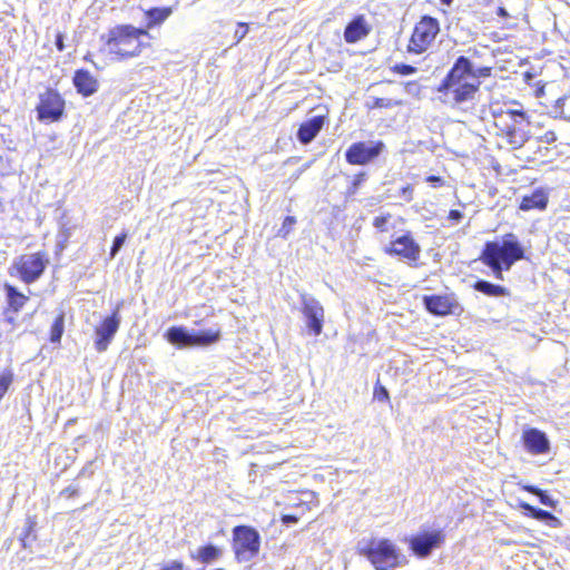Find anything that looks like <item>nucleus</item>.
I'll list each match as a JSON object with an SVG mask.
<instances>
[{
    "label": "nucleus",
    "mask_w": 570,
    "mask_h": 570,
    "mask_svg": "<svg viewBox=\"0 0 570 570\" xmlns=\"http://www.w3.org/2000/svg\"><path fill=\"white\" fill-rule=\"evenodd\" d=\"M524 257V249L518 237L509 233L502 242H487L480 259L489 266L497 279H503V271H509L515 262Z\"/></svg>",
    "instance_id": "f03ea898"
},
{
    "label": "nucleus",
    "mask_w": 570,
    "mask_h": 570,
    "mask_svg": "<svg viewBox=\"0 0 570 570\" xmlns=\"http://www.w3.org/2000/svg\"><path fill=\"white\" fill-rule=\"evenodd\" d=\"M63 328H65V316H63V314H60L57 316V318L55 320V322L51 326V332H50L51 343H60L61 336L63 334Z\"/></svg>",
    "instance_id": "bb28decb"
},
{
    "label": "nucleus",
    "mask_w": 570,
    "mask_h": 570,
    "mask_svg": "<svg viewBox=\"0 0 570 570\" xmlns=\"http://www.w3.org/2000/svg\"><path fill=\"white\" fill-rule=\"evenodd\" d=\"M520 508L523 510L524 514L530 515V517H532L534 514V510L537 509L527 502H521Z\"/></svg>",
    "instance_id": "4c0bfd02"
},
{
    "label": "nucleus",
    "mask_w": 570,
    "mask_h": 570,
    "mask_svg": "<svg viewBox=\"0 0 570 570\" xmlns=\"http://www.w3.org/2000/svg\"><path fill=\"white\" fill-rule=\"evenodd\" d=\"M324 126V117L315 116L309 120L303 122L297 131V139L304 144H309L321 131Z\"/></svg>",
    "instance_id": "a211bd4d"
},
{
    "label": "nucleus",
    "mask_w": 570,
    "mask_h": 570,
    "mask_svg": "<svg viewBox=\"0 0 570 570\" xmlns=\"http://www.w3.org/2000/svg\"><path fill=\"white\" fill-rule=\"evenodd\" d=\"M382 141H360L352 144L345 153L347 163L352 165H366L376 158L384 149Z\"/></svg>",
    "instance_id": "9b49d317"
},
{
    "label": "nucleus",
    "mask_w": 570,
    "mask_h": 570,
    "mask_svg": "<svg viewBox=\"0 0 570 570\" xmlns=\"http://www.w3.org/2000/svg\"><path fill=\"white\" fill-rule=\"evenodd\" d=\"M223 556V550L214 544H206L199 547L196 551L190 552V558L200 563L209 564L219 560Z\"/></svg>",
    "instance_id": "6ab92c4d"
},
{
    "label": "nucleus",
    "mask_w": 570,
    "mask_h": 570,
    "mask_svg": "<svg viewBox=\"0 0 570 570\" xmlns=\"http://www.w3.org/2000/svg\"><path fill=\"white\" fill-rule=\"evenodd\" d=\"M474 78L469 72L468 58L460 56L436 87L438 99L451 107H458L463 102L473 100L478 91V83Z\"/></svg>",
    "instance_id": "f257e3e1"
},
{
    "label": "nucleus",
    "mask_w": 570,
    "mask_h": 570,
    "mask_svg": "<svg viewBox=\"0 0 570 570\" xmlns=\"http://www.w3.org/2000/svg\"><path fill=\"white\" fill-rule=\"evenodd\" d=\"M374 397L380 401V402H384V401H387L389 400V392L387 390L380 385V386H376L375 390H374Z\"/></svg>",
    "instance_id": "e433bc0d"
},
{
    "label": "nucleus",
    "mask_w": 570,
    "mask_h": 570,
    "mask_svg": "<svg viewBox=\"0 0 570 570\" xmlns=\"http://www.w3.org/2000/svg\"><path fill=\"white\" fill-rule=\"evenodd\" d=\"M360 38H352V37H348V38H345V40L347 42H355L356 40H358Z\"/></svg>",
    "instance_id": "603ef678"
},
{
    "label": "nucleus",
    "mask_w": 570,
    "mask_h": 570,
    "mask_svg": "<svg viewBox=\"0 0 570 570\" xmlns=\"http://www.w3.org/2000/svg\"><path fill=\"white\" fill-rule=\"evenodd\" d=\"M283 521L285 523H295L297 522V518L295 515H284Z\"/></svg>",
    "instance_id": "49530a36"
},
{
    "label": "nucleus",
    "mask_w": 570,
    "mask_h": 570,
    "mask_svg": "<svg viewBox=\"0 0 570 570\" xmlns=\"http://www.w3.org/2000/svg\"><path fill=\"white\" fill-rule=\"evenodd\" d=\"M136 36H147V32L145 30L138 29L136 30Z\"/></svg>",
    "instance_id": "8fccbe9b"
},
{
    "label": "nucleus",
    "mask_w": 570,
    "mask_h": 570,
    "mask_svg": "<svg viewBox=\"0 0 570 570\" xmlns=\"http://www.w3.org/2000/svg\"><path fill=\"white\" fill-rule=\"evenodd\" d=\"M13 382V373L8 371L0 375V401L9 390L10 385Z\"/></svg>",
    "instance_id": "7c9ffc66"
},
{
    "label": "nucleus",
    "mask_w": 570,
    "mask_h": 570,
    "mask_svg": "<svg viewBox=\"0 0 570 570\" xmlns=\"http://www.w3.org/2000/svg\"><path fill=\"white\" fill-rule=\"evenodd\" d=\"M503 121L502 131L504 132L508 142L513 148L522 147L528 140L527 128L529 121L527 115L522 110H508L502 117Z\"/></svg>",
    "instance_id": "0eeeda50"
},
{
    "label": "nucleus",
    "mask_w": 570,
    "mask_h": 570,
    "mask_svg": "<svg viewBox=\"0 0 570 570\" xmlns=\"http://www.w3.org/2000/svg\"><path fill=\"white\" fill-rule=\"evenodd\" d=\"M4 291L7 294L9 308L13 313L20 312L21 308L24 306L26 302L28 301V297L24 294L20 293L14 286L10 284L4 285Z\"/></svg>",
    "instance_id": "5701e85b"
},
{
    "label": "nucleus",
    "mask_w": 570,
    "mask_h": 570,
    "mask_svg": "<svg viewBox=\"0 0 570 570\" xmlns=\"http://www.w3.org/2000/svg\"><path fill=\"white\" fill-rule=\"evenodd\" d=\"M365 180V174L362 173V174H358L357 176H355L354 178V181H353V187L354 188H357L363 181Z\"/></svg>",
    "instance_id": "37998d69"
},
{
    "label": "nucleus",
    "mask_w": 570,
    "mask_h": 570,
    "mask_svg": "<svg viewBox=\"0 0 570 570\" xmlns=\"http://www.w3.org/2000/svg\"><path fill=\"white\" fill-rule=\"evenodd\" d=\"M121 306L122 303H118L112 314L106 317L101 324L96 327L95 348L97 352L101 353L107 351L109 344L116 335L121 322L119 314Z\"/></svg>",
    "instance_id": "9d476101"
},
{
    "label": "nucleus",
    "mask_w": 570,
    "mask_h": 570,
    "mask_svg": "<svg viewBox=\"0 0 570 570\" xmlns=\"http://www.w3.org/2000/svg\"><path fill=\"white\" fill-rule=\"evenodd\" d=\"M386 253L401 256L409 262H416L420 257L421 247L411 235H403L393 240L386 248Z\"/></svg>",
    "instance_id": "4468645a"
},
{
    "label": "nucleus",
    "mask_w": 570,
    "mask_h": 570,
    "mask_svg": "<svg viewBox=\"0 0 570 570\" xmlns=\"http://www.w3.org/2000/svg\"><path fill=\"white\" fill-rule=\"evenodd\" d=\"M72 82L79 94L89 97L97 92L99 88L98 80L88 70H77L72 78Z\"/></svg>",
    "instance_id": "f3484780"
},
{
    "label": "nucleus",
    "mask_w": 570,
    "mask_h": 570,
    "mask_svg": "<svg viewBox=\"0 0 570 570\" xmlns=\"http://www.w3.org/2000/svg\"><path fill=\"white\" fill-rule=\"evenodd\" d=\"M302 312L306 318V325L309 331L318 336L323 330L324 308L313 296L304 293L301 295Z\"/></svg>",
    "instance_id": "ddd939ff"
},
{
    "label": "nucleus",
    "mask_w": 570,
    "mask_h": 570,
    "mask_svg": "<svg viewBox=\"0 0 570 570\" xmlns=\"http://www.w3.org/2000/svg\"><path fill=\"white\" fill-rule=\"evenodd\" d=\"M8 321H9L10 323H13V322H14V317H13V316H9V317H8Z\"/></svg>",
    "instance_id": "5fc2aeb1"
},
{
    "label": "nucleus",
    "mask_w": 570,
    "mask_h": 570,
    "mask_svg": "<svg viewBox=\"0 0 570 570\" xmlns=\"http://www.w3.org/2000/svg\"><path fill=\"white\" fill-rule=\"evenodd\" d=\"M390 217V215L375 217L373 220V226L381 232L386 230V224L389 223Z\"/></svg>",
    "instance_id": "c9c22d12"
},
{
    "label": "nucleus",
    "mask_w": 570,
    "mask_h": 570,
    "mask_svg": "<svg viewBox=\"0 0 570 570\" xmlns=\"http://www.w3.org/2000/svg\"><path fill=\"white\" fill-rule=\"evenodd\" d=\"M391 70L403 76H409L416 72L415 67L406 63H395L391 67Z\"/></svg>",
    "instance_id": "72a5a7b5"
},
{
    "label": "nucleus",
    "mask_w": 570,
    "mask_h": 570,
    "mask_svg": "<svg viewBox=\"0 0 570 570\" xmlns=\"http://www.w3.org/2000/svg\"><path fill=\"white\" fill-rule=\"evenodd\" d=\"M372 30L364 14L355 16L345 27L344 36H367Z\"/></svg>",
    "instance_id": "412c9836"
},
{
    "label": "nucleus",
    "mask_w": 570,
    "mask_h": 570,
    "mask_svg": "<svg viewBox=\"0 0 570 570\" xmlns=\"http://www.w3.org/2000/svg\"><path fill=\"white\" fill-rule=\"evenodd\" d=\"M426 180H428L429 183H431L433 186H436L438 184H440V185L442 184V178H441V177H439V176H434V175L429 176V177L426 178Z\"/></svg>",
    "instance_id": "c03bdc74"
},
{
    "label": "nucleus",
    "mask_w": 570,
    "mask_h": 570,
    "mask_svg": "<svg viewBox=\"0 0 570 570\" xmlns=\"http://www.w3.org/2000/svg\"><path fill=\"white\" fill-rule=\"evenodd\" d=\"M548 205V195L543 189H537L531 195H525L522 197L520 209L521 210H531V209H546Z\"/></svg>",
    "instance_id": "aec40b11"
},
{
    "label": "nucleus",
    "mask_w": 570,
    "mask_h": 570,
    "mask_svg": "<svg viewBox=\"0 0 570 570\" xmlns=\"http://www.w3.org/2000/svg\"><path fill=\"white\" fill-rule=\"evenodd\" d=\"M295 223H296L295 217H293V216L285 217L283 225H282L281 229L278 230V236L286 238L287 235L291 233Z\"/></svg>",
    "instance_id": "f704fd0d"
},
{
    "label": "nucleus",
    "mask_w": 570,
    "mask_h": 570,
    "mask_svg": "<svg viewBox=\"0 0 570 570\" xmlns=\"http://www.w3.org/2000/svg\"><path fill=\"white\" fill-rule=\"evenodd\" d=\"M401 105L400 101L392 100L390 98H373L372 102H367V107L371 109L374 108H393L395 106Z\"/></svg>",
    "instance_id": "c756f323"
},
{
    "label": "nucleus",
    "mask_w": 570,
    "mask_h": 570,
    "mask_svg": "<svg viewBox=\"0 0 570 570\" xmlns=\"http://www.w3.org/2000/svg\"><path fill=\"white\" fill-rule=\"evenodd\" d=\"M261 535L257 530L247 525L233 529V549L239 562L253 560L259 552Z\"/></svg>",
    "instance_id": "39448f33"
},
{
    "label": "nucleus",
    "mask_w": 570,
    "mask_h": 570,
    "mask_svg": "<svg viewBox=\"0 0 570 570\" xmlns=\"http://www.w3.org/2000/svg\"><path fill=\"white\" fill-rule=\"evenodd\" d=\"M463 218V214L458 209H452L449 213V219L459 223Z\"/></svg>",
    "instance_id": "58836bf2"
},
{
    "label": "nucleus",
    "mask_w": 570,
    "mask_h": 570,
    "mask_svg": "<svg viewBox=\"0 0 570 570\" xmlns=\"http://www.w3.org/2000/svg\"><path fill=\"white\" fill-rule=\"evenodd\" d=\"M434 38H409L405 45L406 52L420 55L425 52Z\"/></svg>",
    "instance_id": "a878e982"
},
{
    "label": "nucleus",
    "mask_w": 570,
    "mask_h": 570,
    "mask_svg": "<svg viewBox=\"0 0 570 570\" xmlns=\"http://www.w3.org/2000/svg\"><path fill=\"white\" fill-rule=\"evenodd\" d=\"M48 263L45 254H23L14 258L11 269L22 282L31 284L41 277ZM11 274L13 275V273Z\"/></svg>",
    "instance_id": "423d86ee"
},
{
    "label": "nucleus",
    "mask_w": 570,
    "mask_h": 570,
    "mask_svg": "<svg viewBox=\"0 0 570 570\" xmlns=\"http://www.w3.org/2000/svg\"><path fill=\"white\" fill-rule=\"evenodd\" d=\"M524 77L527 81H530L532 79V76L528 72L524 75Z\"/></svg>",
    "instance_id": "864d4df0"
},
{
    "label": "nucleus",
    "mask_w": 570,
    "mask_h": 570,
    "mask_svg": "<svg viewBox=\"0 0 570 570\" xmlns=\"http://www.w3.org/2000/svg\"><path fill=\"white\" fill-rule=\"evenodd\" d=\"M440 31V24L436 18L423 16L416 23L412 36H436Z\"/></svg>",
    "instance_id": "4be33fe9"
},
{
    "label": "nucleus",
    "mask_w": 570,
    "mask_h": 570,
    "mask_svg": "<svg viewBox=\"0 0 570 570\" xmlns=\"http://www.w3.org/2000/svg\"><path fill=\"white\" fill-rule=\"evenodd\" d=\"M532 518L546 522L548 524L558 522V519L549 511L537 508Z\"/></svg>",
    "instance_id": "2f4dec72"
},
{
    "label": "nucleus",
    "mask_w": 570,
    "mask_h": 570,
    "mask_svg": "<svg viewBox=\"0 0 570 570\" xmlns=\"http://www.w3.org/2000/svg\"><path fill=\"white\" fill-rule=\"evenodd\" d=\"M65 100L61 95L51 88L39 95V102L36 107L37 118L42 122L59 121L65 114Z\"/></svg>",
    "instance_id": "6e6552de"
},
{
    "label": "nucleus",
    "mask_w": 570,
    "mask_h": 570,
    "mask_svg": "<svg viewBox=\"0 0 570 570\" xmlns=\"http://www.w3.org/2000/svg\"><path fill=\"white\" fill-rule=\"evenodd\" d=\"M358 553L365 557L375 570H393L406 563V558L389 539L372 538L357 544Z\"/></svg>",
    "instance_id": "7ed1b4c3"
},
{
    "label": "nucleus",
    "mask_w": 570,
    "mask_h": 570,
    "mask_svg": "<svg viewBox=\"0 0 570 570\" xmlns=\"http://www.w3.org/2000/svg\"><path fill=\"white\" fill-rule=\"evenodd\" d=\"M522 441L527 451L532 454H544L550 449L547 434L535 428L524 430Z\"/></svg>",
    "instance_id": "2eb2a0df"
},
{
    "label": "nucleus",
    "mask_w": 570,
    "mask_h": 570,
    "mask_svg": "<svg viewBox=\"0 0 570 570\" xmlns=\"http://www.w3.org/2000/svg\"><path fill=\"white\" fill-rule=\"evenodd\" d=\"M557 140V135L553 131H547L543 135V141L547 144H552Z\"/></svg>",
    "instance_id": "a19ab883"
},
{
    "label": "nucleus",
    "mask_w": 570,
    "mask_h": 570,
    "mask_svg": "<svg viewBox=\"0 0 570 570\" xmlns=\"http://www.w3.org/2000/svg\"><path fill=\"white\" fill-rule=\"evenodd\" d=\"M525 490L532 494L538 495L540 503H542L543 505L554 508L556 502L547 492H544L533 485L525 487Z\"/></svg>",
    "instance_id": "cd10ccee"
},
{
    "label": "nucleus",
    "mask_w": 570,
    "mask_h": 570,
    "mask_svg": "<svg viewBox=\"0 0 570 570\" xmlns=\"http://www.w3.org/2000/svg\"><path fill=\"white\" fill-rule=\"evenodd\" d=\"M468 69H469V72L475 77L474 79L476 80L478 88L481 85L480 79L489 77L491 75V68H489V67L474 68L472 62L469 59H468Z\"/></svg>",
    "instance_id": "c85d7f7f"
},
{
    "label": "nucleus",
    "mask_w": 570,
    "mask_h": 570,
    "mask_svg": "<svg viewBox=\"0 0 570 570\" xmlns=\"http://www.w3.org/2000/svg\"><path fill=\"white\" fill-rule=\"evenodd\" d=\"M127 238V233L124 232L114 238L112 246L110 249V258H115L117 253L121 249Z\"/></svg>",
    "instance_id": "473e14b6"
},
{
    "label": "nucleus",
    "mask_w": 570,
    "mask_h": 570,
    "mask_svg": "<svg viewBox=\"0 0 570 570\" xmlns=\"http://www.w3.org/2000/svg\"><path fill=\"white\" fill-rule=\"evenodd\" d=\"M140 38H107L104 51L116 59H126L139 55L142 43Z\"/></svg>",
    "instance_id": "f8f14e48"
},
{
    "label": "nucleus",
    "mask_w": 570,
    "mask_h": 570,
    "mask_svg": "<svg viewBox=\"0 0 570 570\" xmlns=\"http://www.w3.org/2000/svg\"><path fill=\"white\" fill-rule=\"evenodd\" d=\"M166 340L178 348L208 346L219 341V330L189 332L183 326H171L165 334Z\"/></svg>",
    "instance_id": "20e7f679"
},
{
    "label": "nucleus",
    "mask_w": 570,
    "mask_h": 570,
    "mask_svg": "<svg viewBox=\"0 0 570 570\" xmlns=\"http://www.w3.org/2000/svg\"><path fill=\"white\" fill-rule=\"evenodd\" d=\"M425 308L434 315L453 314L458 307L456 301L449 295H431L423 297Z\"/></svg>",
    "instance_id": "dca6fc26"
},
{
    "label": "nucleus",
    "mask_w": 570,
    "mask_h": 570,
    "mask_svg": "<svg viewBox=\"0 0 570 570\" xmlns=\"http://www.w3.org/2000/svg\"><path fill=\"white\" fill-rule=\"evenodd\" d=\"M445 540L443 530L423 531L412 535L407 541L410 549L419 558L429 557L434 549L440 548Z\"/></svg>",
    "instance_id": "1a4fd4ad"
},
{
    "label": "nucleus",
    "mask_w": 570,
    "mask_h": 570,
    "mask_svg": "<svg viewBox=\"0 0 570 570\" xmlns=\"http://www.w3.org/2000/svg\"><path fill=\"white\" fill-rule=\"evenodd\" d=\"M497 14L499 17H502V18H508L509 17V13L507 12V10L503 7H499L498 8Z\"/></svg>",
    "instance_id": "de8ad7c7"
},
{
    "label": "nucleus",
    "mask_w": 570,
    "mask_h": 570,
    "mask_svg": "<svg viewBox=\"0 0 570 570\" xmlns=\"http://www.w3.org/2000/svg\"><path fill=\"white\" fill-rule=\"evenodd\" d=\"M171 13L170 8H151L145 12L146 27L153 28L163 23Z\"/></svg>",
    "instance_id": "393cba45"
},
{
    "label": "nucleus",
    "mask_w": 570,
    "mask_h": 570,
    "mask_svg": "<svg viewBox=\"0 0 570 570\" xmlns=\"http://www.w3.org/2000/svg\"><path fill=\"white\" fill-rule=\"evenodd\" d=\"M473 288L487 296L500 297L508 296L509 291L504 286L492 284L484 279H479L474 283Z\"/></svg>",
    "instance_id": "b1692460"
},
{
    "label": "nucleus",
    "mask_w": 570,
    "mask_h": 570,
    "mask_svg": "<svg viewBox=\"0 0 570 570\" xmlns=\"http://www.w3.org/2000/svg\"><path fill=\"white\" fill-rule=\"evenodd\" d=\"M62 39L63 38H60V37H57L56 38V45L57 47L61 50L62 49Z\"/></svg>",
    "instance_id": "09e8293b"
},
{
    "label": "nucleus",
    "mask_w": 570,
    "mask_h": 570,
    "mask_svg": "<svg viewBox=\"0 0 570 570\" xmlns=\"http://www.w3.org/2000/svg\"><path fill=\"white\" fill-rule=\"evenodd\" d=\"M78 494V490L76 488H72V487H67L66 489H63L60 493V495L62 497H67V498H71V497H75Z\"/></svg>",
    "instance_id": "ea45409f"
},
{
    "label": "nucleus",
    "mask_w": 570,
    "mask_h": 570,
    "mask_svg": "<svg viewBox=\"0 0 570 570\" xmlns=\"http://www.w3.org/2000/svg\"><path fill=\"white\" fill-rule=\"evenodd\" d=\"M405 89L407 92L413 94L419 91V85L415 81H409L405 85Z\"/></svg>",
    "instance_id": "79ce46f5"
},
{
    "label": "nucleus",
    "mask_w": 570,
    "mask_h": 570,
    "mask_svg": "<svg viewBox=\"0 0 570 570\" xmlns=\"http://www.w3.org/2000/svg\"><path fill=\"white\" fill-rule=\"evenodd\" d=\"M248 32V26L246 23H238V28L236 30V33H242V36H245Z\"/></svg>",
    "instance_id": "a18cd8bd"
},
{
    "label": "nucleus",
    "mask_w": 570,
    "mask_h": 570,
    "mask_svg": "<svg viewBox=\"0 0 570 570\" xmlns=\"http://www.w3.org/2000/svg\"><path fill=\"white\" fill-rule=\"evenodd\" d=\"M439 1H440L442 4H444V6H450V4L453 2V0H439Z\"/></svg>",
    "instance_id": "3c124183"
}]
</instances>
